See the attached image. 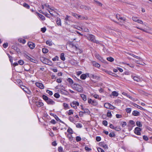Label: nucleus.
Listing matches in <instances>:
<instances>
[{"label": "nucleus", "mask_w": 152, "mask_h": 152, "mask_svg": "<svg viewBox=\"0 0 152 152\" xmlns=\"http://www.w3.org/2000/svg\"><path fill=\"white\" fill-rule=\"evenodd\" d=\"M133 79L134 80L136 81L137 82H138L140 80V79L139 78L137 77L134 76L133 77Z\"/></svg>", "instance_id": "55"}, {"label": "nucleus", "mask_w": 152, "mask_h": 152, "mask_svg": "<svg viewBox=\"0 0 152 152\" xmlns=\"http://www.w3.org/2000/svg\"><path fill=\"white\" fill-rule=\"evenodd\" d=\"M74 34L73 32H71L69 34H68V37L69 39V40L70 41H72L76 39V38L74 37Z\"/></svg>", "instance_id": "7"}, {"label": "nucleus", "mask_w": 152, "mask_h": 152, "mask_svg": "<svg viewBox=\"0 0 152 152\" xmlns=\"http://www.w3.org/2000/svg\"><path fill=\"white\" fill-rule=\"evenodd\" d=\"M60 58L61 60L63 61H64L65 58L64 56V53H62L61 54Z\"/></svg>", "instance_id": "36"}, {"label": "nucleus", "mask_w": 152, "mask_h": 152, "mask_svg": "<svg viewBox=\"0 0 152 152\" xmlns=\"http://www.w3.org/2000/svg\"><path fill=\"white\" fill-rule=\"evenodd\" d=\"M56 23L59 26V25H61V20L59 18H57V20H56Z\"/></svg>", "instance_id": "35"}, {"label": "nucleus", "mask_w": 152, "mask_h": 152, "mask_svg": "<svg viewBox=\"0 0 152 152\" xmlns=\"http://www.w3.org/2000/svg\"><path fill=\"white\" fill-rule=\"evenodd\" d=\"M42 98L47 104L49 105H53L55 104L54 101L45 95H43L42 96Z\"/></svg>", "instance_id": "1"}, {"label": "nucleus", "mask_w": 152, "mask_h": 152, "mask_svg": "<svg viewBox=\"0 0 152 152\" xmlns=\"http://www.w3.org/2000/svg\"><path fill=\"white\" fill-rule=\"evenodd\" d=\"M35 13L37 14L39 16V17L43 20H44L45 19V17L43 15H42V14H41L38 12H36Z\"/></svg>", "instance_id": "17"}, {"label": "nucleus", "mask_w": 152, "mask_h": 152, "mask_svg": "<svg viewBox=\"0 0 152 152\" xmlns=\"http://www.w3.org/2000/svg\"><path fill=\"white\" fill-rule=\"evenodd\" d=\"M107 116L108 117L111 118L112 116V114L110 110H108L107 113Z\"/></svg>", "instance_id": "33"}, {"label": "nucleus", "mask_w": 152, "mask_h": 152, "mask_svg": "<svg viewBox=\"0 0 152 152\" xmlns=\"http://www.w3.org/2000/svg\"><path fill=\"white\" fill-rule=\"evenodd\" d=\"M91 104L94 106H96L97 105V103L96 101L93 100Z\"/></svg>", "instance_id": "56"}, {"label": "nucleus", "mask_w": 152, "mask_h": 152, "mask_svg": "<svg viewBox=\"0 0 152 152\" xmlns=\"http://www.w3.org/2000/svg\"><path fill=\"white\" fill-rule=\"evenodd\" d=\"M74 28L77 29L79 30H81L83 29V28L78 27L77 26H74Z\"/></svg>", "instance_id": "51"}, {"label": "nucleus", "mask_w": 152, "mask_h": 152, "mask_svg": "<svg viewBox=\"0 0 152 152\" xmlns=\"http://www.w3.org/2000/svg\"><path fill=\"white\" fill-rule=\"evenodd\" d=\"M136 124L137 126L140 127H142V125L140 121H137Z\"/></svg>", "instance_id": "32"}, {"label": "nucleus", "mask_w": 152, "mask_h": 152, "mask_svg": "<svg viewBox=\"0 0 152 152\" xmlns=\"http://www.w3.org/2000/svg\"><path fill=\"white\" fill-rule=\"evenodd\" d=\"M54 96L55 98H58L59 97L60 95L58 93H56L54 94Z\"/></svg>", "instance_id": "43"}, {"label": "nucleus", "mask_w": 152, "mask_h": 152, "mask_svg": "<svg viewBox=\"0 0 152 152\" xmlns=\"http://www.w3.org/2000/svg\"><path fill=\"white\" fill-rule=\"evenodd\" d=\"M96 140L97 142L100 141L101 140V137L99 136H97L96 138Z\"/></svg>", "instance_id": "58"}, {"label": "nucleus", "mask_w": 152, "mask_h": 152, "mask_svg": "<svg viewBox=\"0 0 152 152\" xmlns=\"http://www.w3.org/2000/svg\"><path fill=\"white\" fill-rule=\"evenodd\" d=\"M45 64L51 66L53 64L51 61L48 59V61L46 62V64Z\"/></svg>", "instance_id": "40"}, {"label": "nucleus", "mask_w": 152, "mask_h": 152, "mask_svg": "<svg viewBox=\"0 0 152 152\" xmlns=\"http://www.w3.org/2000/svg\"><path fill=\"white\" fill-rule=\"evenodd\" d=\"M109 135L110 137H115V135L113 132L110 133L109 134Z\"/></svg>", "instance_id": "50"}, {"label": "nucleus", "mask_w": 152, "mask_h": 152, "mask_svg": "<svg viewBox=\"0 0 152 152\" xmlns=\"http://www.w3.org/2000/svg\"><path fill=\"white\" fill-rule=\"evenodd\" d=\"M87 77L86 75V74H83L81 75L80 76V78L83 80H85Z\"/></svg>", "instance_id": "27"}, {"label": "nucleus", "mask_w": 152, "mask_h": 152, "mask_svg": "<svg viewBox=\"0 0 152 152\" xmlns=\"http://www.w3.org/2000/svg\"><path fill=\"white\" fill-rule=\"evenodd\" d=\"M118 94V93L116 91H113L112 93V95L114 96H117Z\"/></svg>", "instance_id": "38"}, {"label": "nucleus", "mask_w": 152, "mask_h": 152, "mask_svg": "<svg viewBox=\"0 0 152 152\" xmlns=\"http://www.w3.org/2000/svg\"><path fill=\"white\" fill-rule=\"evenodd\" d=\"M18 63L20 65H22L24 64V61L23 60H20L18 61Z\"/></svg>", "instance_id": "53"}, {"label": "nucleus", "mask_w": 152, "mask_h": 152, "mask_svg": "<svg viewBox=\"0 0 152 152\" xmlns=\"http://www.w3.org/2000/svg\"><path fill=\"white\" fill-rule=\"evenodd\" d=\"M46 92L49 94L50 95H52L53 94V93L52 91H50L48 90H47L46 91Z\"/></svg>", "instance_id": "49"}, {"label": "nucleus", "mask_w": 152, "mask_h": 152, "mask_svg": "<svg viewBox=\"0 0 152 152\" xmlns=\"http://www.w3.org/2000/svg\"><path fill=\"white\" fill-rule=\"evenodd\" d=\"M102 124L105 126H107V122L106 120L103 121L102 122Z\"/></svg>", "instance_id": "57"}, {"label": "nucleus", "mask_w": 152, "mask_h": 152, "mask_svg": "<svg viewBox=\"0 0 152 152\" xmlns=\"http://www.w3.org/2000/svg\"><path fill=\"white\" fill-rule=\"evenodd\" d=\"M36 105L38 107H40L43 105V103L39 101H37L35 102Z\"/></svg>", "instance_id": "13"}, {"label": "nucleus", "mask_w": 152, "mask_h": 152, "mask_svg": "<svg viewBox=\"0 0 152 152\" xmlns=\"http://www.w3.org/2000/svg\"><path fill=\"white\" fill-rule=\"evenodd\" d=\"M27 94H28L30 95H31L32 93L31 91L28 88H24V91Z\"/></svg>", "instance_id": "20"}, {"label": "nucleus", "mask_w": 152, "mask_h": 152, "mask_svg": "<svg viewBox=\"0 0 152 152\" xmlns=\"http://www.w3.org/2000/svg\"><path fill=\"white\" fill-rule=\"evenodd\" d=\"M114 129L117 131H119L121 130V129L119 127L116 126L114 127Z\"/></svg>", "instance_id": "59"}, {"label": "nucleus", "mask_w": 152, "mask_h": 152, "mask_svg": "<svg viewBox=\"0 0 152 152\" xmlns=\"http://www.w3.org/2000/svg\"><path fill=\"white\" fill-rule=\"evenodd\" d=\"M130 55L132 56H133L134 57L137 59H140V58L139 57H138V56H136L135 55H134V54H132V53H130V54H129Z\"/></svg>", "instance_id": "48"}, {"label": "nucleus", "mask_w": 152, "mask_h": 152, "mask_svg": "<svg viewBox=\"0 0 152 152\" xmlns=\"http://www.w3.org/2000/svg\"><path fill=\"white\" fill-rule=\"evenodd\" d=\"M69 120L70 121L72 122H73L74 121V118L73 117H69Z\"/></svg>", "instance_id": "64"}, {"label": "nucleus", "mask_w": 152, "mask_h": 152, "mask_svg": "<svg viewBox=\"0 0 152 152\" xmlns=\"http://www.w3.org/2000/svg\"><path fill=\"white\" fill-rule=\"evenodd\" d=\"M42 52L43 53H47L48 51V49L45 48H43L42 49Z\"/></svg>", "instance_id": "37"}, {"label": "nucleus", "mask_w": 152, "mask_h": 152, "mask_svg": "<svg viewBox=\"0 0 152 152\" xmlns=\"http://www.w3.org/2000/svg\"><path fill=\"white\" fill-rule=\"evenodd\" d=\"M79 18L80 19H86L87 18L86 17H85L83 16H82L80 15H78L77 18Z\"/></svg>", "instance_id": "39"}, {"label": "nucleus", "mask_w": 152, "mask_h": 152, "mask_svg": "<svg viewBox=\"0 0 152 152\" xmlns=\"http://www.w3.org/2000/svg\"><path fill=\"white\" fill-rule=\"evenodd\" d=\"M93 65L95 67L97 68H99L100 66V65L97 63L95 61H94L93 62Z\"/></svg>", "instance_id": "26"}, {"label": "nucleus", "mask_w": 152, "mask_h": 152, "mask_svg": "<svg viewBox=\"0 0 152 152\" xmlns=\"http://www.w3.org/2000/svg\"><path fill=\"white\" fill-rule=\"evenodd\" d=\"M140 115V112L137 110L133 111L132 113V115L134 116H139Z\"/></svg>", "instance_id": "16"}, {"label": "nucleus", "mask_w": 152, "mask_h": 152, "mask_svg": "<svg viewBox=\"0 0 152 152\" xmlns=\"http://www.w3.org/2000/svg\"><path fill=\"white\" fill-rule=\"evenodd\" d=\"M46 43L47 45L49 46H51L53 45L52 42L48 40H47L46 42Z\"/></svg>", "instance_id": "34"}, {"label": "nucleus", "mask_w": 152, "mask_h": 152, "mask_svg": "<svg viewBox=\"0 0 152 152\" xmlns=\"http://www.w3.org/2000/svg\"><path fill=\"white\" fill-rule=\"evenodd\" d=\"M46 30V29L45 27L42 28H41V31L43 33L45 32Z\"/></svg>", "instance_id": "60"}, {"label": "nucleus", "mask_w": 152, "mask_h": 152, "mask_svg": "<svg viewBox=\"0 0 152 152\" xmlns=\"http://www.w3.org/2000/svg\"><path fill=\"white\" fill-rule=\"evenodd\" d=\"M110 105V103H106L104 104V106L105 108L108 109L110 107H109Z\"/></svg>", "instance_id": "30"}, {"label": "nucleus", "mask_w": 152, "mask_h": 152, "mask_svg": "<svg viewBox=\"0 0 152 152\" xmlns=\"http://www.w3.org/2000/svg\"><path fill=\"white\" fill-rule=\"evenodd\" d=\"M12 49L15 50L18 53L20 52V50L17 47L15 46H12Z\"/></svg>", "instance_id": "24"}, {"label": "nucleus", "mask_w": 152, "mask_h": 152, "mask_svg": "<svg viewBox=\"0 0 152 152\" xmlns=\"http://www.w3.org/2000/svg\"><path fill=\"white\" fill-rule=\"evenodd\" d=\"M30 56H29L28 55H26L25 56V57L27 59L29 60L30 61L34 63H36V61L35 58L31 55H30Z\"/></svg>", "instance_id": "4"}, {"label": "nucleus", "mask_w": 152, "mask_h": 152, "mask_svg": "<svg viewBox=\"0 0 152 152\" xmlns=\"http://www.w3.org/2000/svg\"><path fill=\"white\" fill-rule=\"evenodd\" d=\"M142 130V129L139 127H136L134 130V133L138 135H140L141 134L140 132Z\"/></svg>", "instance_id": "6"}, {"label": "nucleus", "mask_w": 152, "mask_h": 152, "mask_svg": "<svg viewBox=\"0 0 152 152\" xmlns=\"http://www.w3.org/2000/svg\"><path fill=\"white\" fill-rule=\"evenodd\" d=\"M72 88L78 92H82L83 91V88L82 86L79 85L74 83L72 86Z\"/></svg>", "instance_id": "2"}, {"label": "nucleus", "mask_w": 152, "mask_h": 152, "mask_svg": "<svg viewBox=\"0 0 152 152\" xmlns=\"http://www.w3.org/2000/svg\"><path fill=\"white\" fill-rule=\"evenodd\" d=\"M28 45L31 49H33L35 47V44L31 42H29L28 43Z\"/></svg>", "instance_id": "10"}, {"label": "nucleus", "mask_w": 152, "mask_h": 152, "mask_svg": "<svg viewBox=\"0 0 152 152\" xmlns=\"http://www.w3.org/2000/svg\"><path fill=\"white\" fill-rule=\"evenodd\" d=\"M104 72L107 74H108L109 75H111L112 74H113V72H110V71H107V70H105Z\"/></svg>", "instance_id": "62"}, {"label": "nucleus", "mask_w": 152, "mask_h": 152, "mask_svg": "<svg viewBox=\"0 0 152 152\" xmlns=\"http://www.w3.org/2000/svg\"><path fill=\"white\" fill-rule=\"evenodd\" d=\"M88 38L89 40H91V42L94 43H95L96 44H98L99 43V41L95 39V37L94 35L91 34H89V35H88Z\"/></svg>", "instance_id": "3"}, {"label": "nucleus", "mask_w": 152, "mask_h": 152, "mask_svg": "<svg viewBox=\"0 0 152 152\" xmlns=\"http://www.w3.org/2000/svg\"><path fill=\"white\" fill-rule=\"evenodd\" d=\"M90 76H91V77L96 80H98L99 79L100 77L95 74H91Z\"/></svg>", "instance_id": "12"}, {"label": "nucleus", "mask_w": 152, "mask_h": 152, "mask_svg": "<svg viewBox=\"0 0 152 152\" xmlns=\"http://www.w3.org/2000/svg\"><path fill=\"white\" fill-rule=\"evenodd\" d=\"M72 134H68L67 135V137L68 138L69 141L70 142L72 141L74 138V137L72 136Z\"/></svg>", "instance_id": "19"}, {"label": "nucleus", "mask_w": 152, "mask_h": 152, "mask_svg": "<svg viewBox=\"0 0 152 152\" xmlns=\"http://www.w3.org/2000/svg\"><path fill=\"white\" fill-rule=\"evenodd\" d=\"M80 96L82 98L83 100L84 101H86V95L84 94H81Z\"/></svg>", "instance_id": "29"}, {"label": "nucleus", "mask_w": 152, "mask_h": 152, "mask_svg": "<svg viewBox=\"0 0 152 152\" xmlns=\"http://www.w3.org/2000/svg\"><path fill=\"white\" fill-rule=\"evenodd\" d=\"M125 110L126 112L128 113H130L132 110L131 109L129 108H127Z\"/></svg>", "instance_id": "45"}, {"label": "nucleus", "mask_w": 152, "mask_h": 152, "mask_svg": "<svg viewBox=\"0 0 152 152\" xmlns=\"http://www.w3.org/2000/svg\"><path fill=\"white\" fill-rule=\"evenodd\" d=\"M82 110H84V113H87V114L89 115L90 113L89 110L87 108H82Z\"/></svg>", "instance_id": "23"}, {"label": "nucleus", "mask_w": 152, "mask_h": 152, "mask_svg": "<svg viewBox=\"0 0 152 152\" xmlns=\"http://www.w3.org/2000/svg\"><path fill=\"white\" fill-rule=\"evenodd\" d=\"M95 57L99 60L100 61H101L102 63H106L107 61L104 60L102 57L100 55L97 53H96L95 54Z\"/></svg>", "instance_id": "5"}, {"label": "nucleus", "mask_w": 152, "mask_h": 152, "mask_svg": "<svg viewBox=\"0 0 152 152\" xmlns=\"http://www.w3.org/2000/svg\"><path fill=\"white\" fill-rule=\"evenodd\" d=\"M23 6L24 7H25L27 9H29V7H30L29 6L28 4H27L25 3L23 4Z\"/></svg>", "instance_id": "47"}, {"label": "nucleus", "mask_w": 152, "mask_h": 152, "mask_svg": "<svg viewBox=\"0 0 152 152\" xmlns=\"http://www.w3.org/2000/svg\"><path fill=\"white\" fill-rule=\"evenodd\" d=\"M73 105H75V106L73 107V108L75 109L77 108V106H79V103L78 102L75 101H73Z\"/></svg>", "instance_id": "15"}, {"label": "nucleus", "mask_w": 152, "mask_h": 152, "mask_svg": "<svg viewBox=\"0 0 152 152\" xmlns=\"http://www.w3.org/2000/svg\"><path fill=\"white\" fill-rule=\"evenodd\" d=\"M107 61L110 62H112L114 61V59L112 57H109L107 58Z\"/></svg>", "instance_id": "31"}, {"label": "nucleus", "mask_w": 152, "mask_h": 152, "mask_svg": "<svg viewBox=\"0 0 152 152\" xmlns=\"http://www.w3.org/2000/svg\"><path fill=\"white\" fill-rule=\"evenodd\" d=\"M67 44H69V46L72 48L75 47V48H77L76 46L75 45L73 42L70 41V40H69V41H68L67 42Z\"/></svg>", "instance_id": "9"}, {"label": "nucleus", "mask_w": 152, "mask_h": 152, "mask_svg": "<svg viewBox=\"0 0 152 152\" xmlns=\"http://www.w3.org/2000/svg\"><path fill=\"white\" fill-rule=\"evenodd\" d=\"M35 85L37 86L41 89H43L44 88V86L42 83L36 82L35 83Z\"/></svg>", "instance_id": "8"}, {"label": "nucleus", "mask_w": 152, "mask_h": 152, "mask_svg": "<svg viewBox=\"0 0 152 152\" xmlns=\"http://www.w3.org/2000/svg\"><path fill=\"white\" fill-rule=\"evenodd\" d=\"M67 132H68L69 134H72L73 133V131L72 129L69 127H68V129L67 130Z\"/></svg>", "instance_id": "28"}, {"label": "nucleus", "mask_w": 152, "mask_h": 152, "mask_svg": "<svg viewBox=\"0 0 152 152\" xmlns=\"http://www.w3.org/2000/svg\"><path fill=\"white\" fill-rule=\"evenodd\" d=\"M51 11L48 10V11L50 14L52 15V16H55L56 15V14L57 13L54 11H53V10H51Z\"/></svg>", "instance_id": "25"}, {"label": "nucleus", "mask_w": 152, "mask_h": 152, "mask_svg": "<svg viewBox=\"0 0 152 152\" xmlns=\"http://www.w3.org/2000/svg\"><path fill=\"white\" fill-rule=\"evenodd\" d=\"M94 1L99 6H102V4L100 3V2L96 1V0H94Z\"/></svg>", "instance_id": "41"}, {"label": "nucleus", "mask_w": 152, "mask_h": 152, "mask_svg": "<svg viewBox=\"0 0 152 152\" xmlns=\"http://www.w3.org/2000/svg\"><path fill=\"white\" fill-rule=\"evenodd\" d=\"M76 126L77 128H81L82 127V126L81 124L78 123L76 124Z\"/></svg>", "instance_id": "44"}, {"label": "nucleus", "mask_w": 152, "mask_h": 152, "mask_svg": "<svg viewBox=\"0 0 152 152\" xmlns=\"http://www.w3.org/2000/svg\"><path fill=\"white\" fill-rule=\"evenodd\" d=\"M67 113L69 115L72 114L73 113V111L72 110H70L69 111V112Z\"/></svg>", "instance_id": "61"}, {"label": "nucleus", "mask_w": 152, "mask_h": 152, "mask_svg": "<svg viewBox=\"0 0 152 152\" xmlns=\"http://www.w3.org/2000/svg\"><path fill=\"white\" fill-rule=\"evenodd\" d=\"M80 8L81 9H84L85 10H89L91 9V8L89 6H86L85 5H81L80 6Z\"/></svg>", "instance_id": "14"}, {"label": "nucleus", "mask_w": 152, "mask_h": 152, "mask_svg": "<svg viewBox=\"0 0 152 152\" xmlns=\"http://www.w3.org/2000/svg\"><path fill=\"white\" fill-rule=\"evenodd\" d=\"M122 94L126 96L127 97H128L130 99L132 98V97L129 95H128V94L126 93L123 92Z\"/></svg>", "instance_id": "52"}, {"label": "nucleus", "mask_w": 152, "mask_h": 152, "mask_svg": "<svg viewBox=\"0 0 152 152\" xmlns=\"http://www.w3.org/2000/svg\"><path fill=\"white\" fill-rule=\"evenodd\" d=\"M67 81H68L71 86L72 87V85L74 84L73 81L70 78H69L67 79Z\"/></svg>", "instance_id": "21"}, {"label": "nucleus", "mask_w": 152, "mask_h": 152, "mask_svg": "<svg viewBox=\"0 0 152 152\" xmlns=\"http://www.w3.org/2000/svg\"><path fill=\"white\" fill-rule=\"evenodd\" d=\"M99 145L103 147L104 148L107 149H108L107 145L106 144H105L104 142H99Z\"/></svg>", "instance_id": "11"}, {"label": "nucleus", "mask_w": 152, "mask_h": 152, "mask_svg": "<svg viewBox=\"0 0 152 152\" xmlns=\"http://www.w3.org/2000/svg\"><path fill=\"white\" fill-rule=\"evenodd\" d=\"M3 46L4 48H6L8 46V43H4L3 45Z\"/></svg>", "instance_id": "63"}, {"label": "nucleus", "mask_w": 152, "mask_h": 152, "mask_svg": "<svg viewBox=\"0 0 152 152\" xmlns=\"http://www.w3.org/2000/svg\"><path fill=\"white\" fill-rule=\"evenodd\" d=\"M143 139L146 141H147L148 140V138L147 136L145 135H144L143 136Z\"/></svg>", "instance_id": "54"}, {"label": "nucleus", "mask_w": 152, "mask_h": 152, "mask_svg": "<svg viewBox=\"0 0 152 152\" xmlns=\"http://www.w3.org/2000/svg\"><path fill=\"white\" fill-rule=\"evenodd\" d=\"M40 60L43 63L46 64V62L48 61V59L45 58L43 57H41L40 58Z\"/></svg>", "instance_id": "18"}, {"label": "nucleus", "mask_w": 152, "mask_h": 152, "mask_svg": "<svg viewBox=\"0 0 152 152\" xmlns=\"http://www.w3.org/2000/svg\"><path fill=\"white\" fill-rule=\"evenodd\" d=\"M76 140L77 142H79L81 140V138L80 136H77L76 137Z\"/></svg>", "instance_id": "46"}, {"label": "nucleus", "mask_w": 152, "mask_h": 152, "mask_svg": "<svg viewBox=\"0 0 152 152\" xmlns=\"http://www.w3.org/2000/svg\"><path fill=\"white\" fill-rule=\"evenodd\" d=\"M71 1L72 2L71 3L72 7H75L76 5L75 4L74 1V0H71Z\"/></svg>", "instance_id": "42"}, {"label": "nucleus", "mask_w": 152, "mask_h": 152, "mask_svg": "<svg viewBox=\"0 0 152 152\" xmlns=\"http://www.w3.org/2000/svg\"><path fill=\"white\" fill-rule=\"evenodd\" d=\"M133 105L134 106V107H137V108L140 109L141 110H145V109H144L143 108H142V107H141L140 106H139L137 104L135 103H134V104H133Z\"/></svg>", "instance_id": "22"}]
</instances>
